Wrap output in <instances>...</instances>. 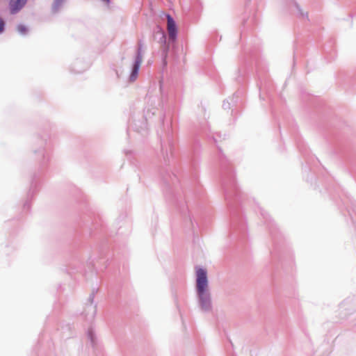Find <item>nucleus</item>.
Wrapping results in <instances>:
<instances>
[{"mask_svg": "<svg viewBox=\"0 0 356 356\" xmlns=\"http://www.w3.org/2000/svg\"><path fill=\"white\" fill-rule=\"evenodd\" d=\"M75 73H81L83 71V70L81 69H73L72 70Z\"/></svg>", "mask_w": 356, "mask_h": 356, "instance_id": "dca6fc26", "label": "nucleus"}, {"mask_svg": "<svg viewBox=\"0 0 356 356\" xmlns=\"http://www.w3.org/2000/svg\"><path fill=\"white\" fill-rule=\"evenodd\" d=\"M42 156H43V157H45V155H44V152H43V151H42Z\"/></svg>", "mask_w": 356, "mask_h": 356, "instance_id": "aec40b11", "label": "nucleus"}, {"mask_svg": "<svg viewBox=\"0 0 356 356\" xmlns=\"http://www.w3.org/2000/svg\"><path fill=\"white\" fill-rule=\"evenodd\" d=\"M78 63H79L78 61H76V63H74V66H76V65L78 64Z\"/></svg>", "mask_w": 356, "mask_h": 356, "instance_id": "412c9836", "label": "nucleus"}, {"mask_svg": "<svg viewBox=\"0 0 356 356\" xmlns=\"http://www.w3.org/2000/svg\"><path fill=\"white\" fill-rule=\"evenodd\" d=\"M222 108L224 109H229L230 108V106H229V103L228 102H225L224 101L223 102V104H222Z\"/></svg>", "mask_w": 356, "mask_h": 356, "instance_id": "4468645a", "label": "nucleus"}, {"mask_svg": "<svg viewBox=\"0 0 356 356\" xmlns=\"http://www.w3.org/2000/svg\"><path fill=\"white\" fill-rule=\"evenodd\" d=\"M226 177L223 178L222 180V186L225 190V196L226 200H228L232 196V191L233 190L234 193H236V189L234 185V175L232 173V170L230 169L227 170L226 172Z\"/></svg>", "mask_w": 356, "mask_h": 356, "instance_id": "20e7f679", "label": "nucleus"}, {"mask_svg": "<svg viewBox=\"0 0 356 356\" xmlns=\"http://www.w3.org/2000/svg\"><path fill=\"white\" fill-rule=\"evenodd\" d=\"M217 137H218L219 138L221 137L220 134H217L216 136H214L213 137V140L215 143H217L218 142V138Z\"/></svg>", "mask_w": 356, "mask_h": 356, "instance_id": "f3484780", "label": "nucleus"}, {"mask_svg": "<svg viewBox=\"0 0 356 356\" xmlns=\"http://www.w3.org/2000/svg\"><path fill=\"white\" fill-rule=\"evenodd\" d=\"M67 0H54L51 5V11L53 13H58Z\"/></svg>", "mask_w": 356, "mask_h": 356, "instance_id": "1a4fd4ad", "label": "nucleus"}, {"mask_svg": "<svg viewBox=\"0 0 356 356\" xmlns=\"http://www.w3.org/2000/svg\"><path fill=\"white\" fill-rule=\"evenodd\" d=\"M145 53L144 43L142 40H139L137 43L136 52L135 56L134 62L131 67V73L129 77L130 82H134L136 80L140 70V65L143 62V57Z\"/></svg>", "mask_w": 356, "mask_h": 356, "instance_id": "f03ea898", "label": "nucleus"}, {"mask_svg": "<svg viewBox=\"0 0 356 356\" xmlns=\"http://www.w3.org/2000/svg\"><path fill=\"white\" fill-rule=\"evenodd\" d=\"M87 336L90 341V345L95 348L97 345V337L95 331L92 327H89L87 332Z\"/></svg>", "mask_w": 356, "mask_h": 356, "instance_id": "6e6552de", "label": "nucleus"}, {"mask_svg": "<svg viewBox=\"0 0 356 356\" xmlns=\"http://www.w3.org/2000/svg\"><path fill=\"white\" fill-rule=\"evenodd\" d=\"M94 298L95 291H92L88 298L89 303L86 305L83 312L86 318L89 321L93 320L97 314V305L93 304Z\"/></svg>", "mask_w": 356, "mask_h": 356, "instance_id": "39448f33", "label": "nucleus"}, {"mask_svg": "<svg viewBox=\"0 0 356 356\" xmlns=\"http://www.w3.org/2000/svg\"><path fill=\"white\" fill-rule=\"evenodd\" d=\"M218 151H219V159L220 160V162L222 161V157L224 156L222 152V149L220 147H218Z\"/></svg>", "mask_w": 356, "mask_h": 356, "instance_id": "2eb2a0df", "label": "nucleus"}, {"mask_svg": "<svg viewBox=\"0 0 356 356\" xmlns=\"http://www.w3.org/2000/svg\"><path fill=\"white\" fill-rule=\"evenodd\" d=\"M161 178H162L163 182L165 184H166L167 185L170 184L169 179L170 180H172L173 178H175V175H171L168 172H165V174H163V172H161Z\"/></svg>", "mask_w": 356, "mask_h": 356, "instance_id": "9b49d317", "label": "nucleus"}, {"mask_svg": "<svg viewBox=\"0 0 356 356\" xmlns=\"http://www.w3.org/2000/svg\"><path fill=\"white\" fill-rule=\"evenodd\" d=\"M161 151L163 153V159H164L165 162H167V161L168 160V153L167 151L165 152H164L163 147L162 145H161Z\"/></svg>", "mask_w": 356, "mask_h": 356, "instance_id": "ddd939ff", "label": "nucleus"}, {"mask_svg": "<svg viewBox=\"0 0 356 356\" xmlns=\"http://www.w3.org/2000/svg\"><path fill=\"white\" fill-rule=\"evenodd\" d=\"M195 290L200 309L205 313L211 312V294L209 288L207 271L204 268H197Z\"/></svg>", "mask_w": 356, "mask_h": 356, "instance_id": "f257e3e1", "label": "nucleus"}, {"mask_svg": "<svg viewBox=\"0 0 356 356\" xmlns=\"http://www.w3.org/2000/svg\"><path fill=\"white\" fill-rule=\"evenodd\" d=\"M169 146H170V152L172 153V141L170 140H169Z\"/></svg>", "mask_w": 356, "mask_h": 356, "instance_id": "a211bd4d", "label": "nucleus"}, {"mask_svg": "<svg viewBox=\"0 0 356 356\" xmlns=\"http://www.w3.org/2000/svg\"><path fill=\"white\" fill-rule=\"evenodd\" d=\"M28 0H10L9 3L10 12L15 15L19 12L26 5Z\"/></svg>", "mask_w": 356, "mask_h": 356, "instance_id": "0eeeda50", "label": "nucleus"}, {"mask_svg": "<svg viewBox=\"0 0 356 356\" xmlns=\"http://www.w3.org/2000/svg\"><path fill=\"white\" fill-rule=\"evenodd\" d=\"M6 30V22L0 17V35L2 34Z\"/></svg>", "mask_w": 356, "mask_h": 356, "instance_id": "f8f14e48", "label": "nucleus"}, {"mask_svg": "<svg viewBox=\"0 0 356 356\" xmlns=\"http://www.w3.org/2000/svg\"><path fill=\"white\" fill-rule=\"evenodd\" d=\"M156 29L157 30L154 32V37L156 39L159 40V42L161 44L160 49L163 67H165L168 64L167 58L170 45L169 43L167 42L165 33L159 26H157Z\"/></svg>", "mask_w": 356, "mask_h": 356, "instance_id": "7ed1b4c3", "label": "nucleus"}, {"mask_svg": "<svg viewBox=\"0 0 356 356\" xmlns=\"http://www.w3.org/2000/svg\"><path fill=\"white\" fill-rule=\"evenodd\" d=\"M167 23H168V40L169 42H174L177 36V28L176 23L170 15H167Z\"/></svg>", "mask_w": 356, "mask_h": 356, "instance_id": "423d86ee", "label": "nucleus"}, {"mask_svg": "<svg viewBox=\"0 0 356 356\" xmlns=\"http://www.w3.org/2000/svg\"><path fill=\"white\" fill-rule=\"evenodd\" d=\"M16 29H17V32L19 33V34H20L21 35H23V36L28 35L29 31L28 27H26L25 25H24L22 24H18L16 27Z\"/></svg>", "mask_w": 356, "mask_h": 356, "instance_id": "9d476101", "label": "nucleus"}, {"mask_svg": "<svg viewBox=\"0 0 356 356\" xmlns=\"http://www.w3.org/2000/svg\"><path fill=\"white\" fill-rule=\"evenodd\" d=\"M24 208H26V207L29 208V204H28L27 202H26V203L24 204Z\"/></svg>", "mask_w": 356, "mask_h": 356, "instance_id": "6ab92c4d", "label": "nucleus"}]
</instances>
